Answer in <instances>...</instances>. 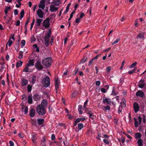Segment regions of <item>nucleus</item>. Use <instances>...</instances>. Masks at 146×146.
Wrapping results in <instances>:
<instances>
[{
  "instance_id": "c85d7f7f",
  "label": "nucleus",
  "mask_w": 146,
  "mask_h": 146,
  "mask_svg": "<svg viewBox=\"0 0 146 146\" xmlns=\"http://www.w3.org/2000/svg\"><path fill=\"white\" fill-rule=\"evenodd\" d=\"M36 77L35 75L33 76L32 77V80L31 81V83L32 85L34 84L36 81Z\"/></svg>"
},
{
  "instance_id": "ddd939ff",
  "label": "nucleus",
  "mask_w": 146,
  "mask_h": 146,
  "mask_svg": "<svg viewBox=\"0 0 146 146\" xmlns=\"http://www.w3.org/2000/svg\"><path fill=\"white\" fill-rule=\"evenodd\" d=\"M55 88L56 93H57V90L59 88V81L58 80V79L54 81Z\"/></svg>"
},
{
  "instance_id": "1a4fd4ad",
  "label": "nucleus",
  "mask_w": 146,
  "mask_h": 146,
  "mask_svg": "<svg viewBox=\"0 0 146 146\" xmlns=\"http://www.w3.org/2000/svg\"><path fill=\"white\" fill-rule=\"evenodd\" d=\"M37 14L39 18H42L44 14V12L40 9H39L37 11Z\"/></svg>"
},
{
  "instance_id": "6ab92c4d",
  "label": "nucleus",
  "mask_w": 146,
  "mask_h": 146,
  "mask_svg": "<svg viewBox=\"0 0 146 146\" xmlns=\"http://www.w3.org/2000/svg\"><path fill=\"white\" fill-rule=\"evenodd\" d=\"M29 66H33L34 65V60L33 59L30 60L26 65Z\"/></svg>"
},
{
  "instance_id": "0e129e2a",
  "label": "nucleus",
  "mask_w": 146,
  "mask_h": 146,
  "mask_svg": "<svg viewBox=\"0 0 146 146\" xmlns=\"http://www.w3.org/2000/svg\"><path fill=\"white\" fill-rule=\"evenodd\" d=\"M119 41L118 38H117L115 41H114L112 44V45H113L117 43Z\"/></svg>"
},
{
  "instance_id": "c9c22d12",
  "label": "nucleus",
  "mask_w": 146,
  "mask_h": 146,
  "mask_svg": "<svg viewBox=\"0 0 146 146\" xmlns=\"http://www.w3.org/2000/svg\"><path fill=\"white\" fill-rule=\"evenodd\" d=\"M70 4H71V3H69L67 6L66 7V9L65 11H64V14H66V13H67V12L68 11L69 9V6H70Z\"/></svg>"
},
{
  "instance_id": "5701e85b",
  "label": "nucleus",
  "mask_w": 146,
  "mask_h": 146,
  "mask_svg": "<svg viewBox=\"0 0 146 146\" xmlns=\"http://www.w3.org/2000/svg\"><path fill=\"white\" fill-rule=\"evenodd\" d=\"M28 103L30 104H31L32 103L33 99L32 95H29L28 98Z\"/></svg>"
},
{
  "instance_id": "680f3d73",
  "label": "nucleus",
  "mask_w": 146,
  "mask_h": 146,
  "mask_svg": "<svg viewBox=\"0 0 146 146\" xmlns=\"http://www.w3.org/2000/svg\"><path fill=\"white\" fill-rule=\"evenodd\" d=\"M32 122L33 125H36V120H34L33 119H32Z\"/></svg>"
},
{
  "instance_id": "72a5a7b5",
  "label": "nucleus",
  "mask_w": 146,
  "mask_h": 146,
  "mask_svg": "<svg viewBox=\"0 0 146 146\" xmlns=\"http://www.w3.org/2000/svg\"><path fill=\"white\" fill-rule=\"evenodd\" d=\"M137 143L139 146H143V141L141 139L138 140Z\"/></svg>"
},
{
  "instance_id": "4d7b16f0",
  "label": "nucleus",
  "mask_w": 146,
  "mask_h": 146,
  "mask_svg": "<svg viewBox=\"0 0 146 146\" xmlns=\"http://www.w3.org/2000/svg\"><path fill=\"white\" fill-rule=\"evenodd\" d=\"M101 92L104 93H105L106 92V89L104 88H102L101 89Z\"/></svg>"
},
{
  "instance_id": "393cba45",
  "label": "nucleus",
  "mask_w": 146,
  "mask_h": 146,
  "mask_svg": "<svg viewBox=\"0 0 146 146\" xmlns=\"http://www.w3.org/2000/svg\"><path fill=\"white\" fill-rule=\"evenodd\" d=\"M37 123L39 125H42L44 121V120L43 119H37Z\"/></svg>"
},
{
  "instance_id": "2eb2a0df",
  "label": "nucleus",
  "mask_w": 146,
  "mask_h": 146,
  "mask_svg": "<svg viewBox=\"0 0 146 146\" xmlns=\"http://www.w3.org/2000/svg\"><path fill=\"white\" fill-rule=\"evenodd\" d=\"M40 105H42L43 107L45 108L47 107L48 106V101L46 99H43Z\"/></svg>"
},
{
  "instance_id": "f3484780",
  "label": "nucleus",
  "mask_w": 146,
  "mask_h": 146,
  "mask_svg": "<svg viewBox=\"0 0 146 146\" xmlns=\"http://www.w3.org/2000/svg\"><path fill=\"white\" fill-rule=\"evenodd\" d=\"M85 110L86 112V113L89 114V115H91V114L93 113V110H92L90 108L87 109L86 108V109H84Z\"/></svg>"
},
{
  "instance_id": "774afa93",
  "label": "nucleus",
  "mask_w": 146,
  "mask_h": 146,
  "mask_svg": "<svg viewBox=\"0 0 146 146\" xmlns=\"http://www.w3.org/2000/svg\"><path fill=\"white\" fill-rule=\"evenodd\" d=\"M84 16H85V15H84V13H81V14H80V16L79 18L80 19H81L82 17H83Z\"/></svg>"
},
{
  "instance_id": "49530a36",
  "label": "nucleus",
  "mask_w": 146,
  "mask_h": 146,
  "mask_svg": "<svg viewBox=\"0 0 146 146\" xmlns=\"http://www.w3.org/2000/svg\"><path fill=\"white\" fill-rule=\"evenodd\" d=\"M35 22V19L34 18L33 19V21L32 23H31V27H30V30H31L32 28H33V25L34 24V23Z\"/></svg>"
},
{
  "instance_id": "f704fd0d",
  "label": "nucleus",
  "mask_w": 146,
  "mask_h": 146,
  "mask_svg": "<svg viewBox=\"0 0 146 146\" xmlns=\"http://www.w3.org/2000/svg\"><path fill=\"white\" fill-rule=\"evenodd\" d=\"M87 58L86 57H84L82 59V60L80 61V64H84L86 61V60L87 59Z\"/></svg>"
},
{
  "instance_id": "9b49d317",
  "label": "nucleus",
  "mask_w": 146,
  "mask_h": 146,
  "mask_svg": "<svg viewBox=\"0 0 146 146\" xmlns=\"http://www.w3.org/2000/svg\"><path fill=\"white\" fill-rule=\"evenodd\" d=\"M33 98L34 100L36 101L40 100L41 98V96L38 94H36L33 95Z\"/></svg>"
},
{
  "instance_id": "423d86ee",
  "label": "nucleus",
  "mask_w": 146,
  "mask_h": 146,
  "mask_svg": "<svg viewBox=\"0 0 146 146\" xmlns=\"http://www.w3.org/2000/svg\"><path fill=\"white\" fill-rule=\"evenodd\" d=\"M138 121L137 119L135 118L134 119H135L134 125L135 127H137L139 125H140L141 123L142 118L141 117L139 116L138 117Z\"/></svg>"
},
{
  "instance_id": "4468645a",
  "label": "nucleus",
  "mask_w": 146,
  "mask_h": 146,
  "mask_svg": "<svg viewBox=\"0 0 146 146\" xmlns=\"http://www.w3.org/2000/svg\"><path fill=\"white\" fill-rule=\"evenodd\" d=\"M35 111L34 109L33 108L31 109L29 111V115L30 117H33L35 114Z\"/></svg>"
},
{
  "instance_id": "f8f14e48",
  "label": "nucleus",
  "mask_w": 146,
  "mask_h": 146,
  "mask_svg": "<svg viewBox=\"0 0 146 146\" xmlns=\"http://www.w3.org/2000/svg\"><path fill=\"white\" fill-rule=\"evenodd\" d=\"M31 66H28L27 65H26L24 69L23 72H31L33 70V69L31 68L30 67Z\"/></svg>"
},
{
  "instance_id": "6e6d98bb",
  "label": "nucleus",
  "mask_w": 146,
  "mask_h": 146,
  "mask_svg": "<svg viewBox=\"0 0 146 146\" xmlns=\"http://www.w3.org/2000/svg\"><path fill=\"white\" fill-rule=\"evenodd\" d=\"M111 70V67L110 66L108 67L106 69V71L108 72H110Z\"/></svg>"
},
{
  "instance_id": "e433bc0d",
  "label": "nucleus",
  "mask_w": 146,
  "mask_h": 146,
  "mask_svg": "<svg viewBox=\"0 0 146 146\" xmlns=\"http://www.w3.org/2000/svg\"><path fill=\"white\" fill-rule=\"evenodd\" d=\"M60 3V1H52L51 2V3L52 5L54 4L55 6V5L57 6Z\"/></svg>"
},
{
  "instance_id": "7ed1b4c3",
  "label": "nucleus",
  "mask_w": 146,
  "mask_h": 146,
  "mask_svg": "<svg viewBox=\"0 0 146 146\" xmlns=\"http://www.w3.org/2000/svg\"><path fill=\"white\" fill-rule=\"evenodd\" d=\"M52 59L50 57L47 58L43 60L42 64L46 68L50 67L51 65Z\"/></svg>"
},
{
  "instance_id": "13d9d810",
  "label": "nucleus",
  "mask_w": 146,
  "mask_h": 146,
  "mask_svg": "<svg viewBox=\"0 0 146 146\" xmlns=\"http://www.w3.org/2000/svg\"><path fill=\"white\" fill-rule=\"evenodd\" d=\"M24 10H22L20 13V16L21 17H24Z\"/></svg>"
},
{
  "instance_id": "37998d69",
  "label": "nucleus",
  "mask_w": 146,
  "mask_h": 146,
  "mask_svg": "<svg viewBox=\"0 0 146 146\" xmlns=\"http://www.w3.org/2000/svg\"><path fill=\"white\" fill-rule=\"evenodd\" d=\"M41 144L42 146H46L45 139L44 137L43 140L41 141Z\"/></svg>"
},
{
  "instance_id": "5fc2aeb1",
  "label": "nucleus",
  "mask_w": 146,
  "mask_h": 146,
  "mask_svg": "<svg viewBox=\"0 0 146 146\" xmlns=\"http://www.w3.org/2000/svg\"><path fill=\"white\" fill-rule=\"evenodd\" d=\"M31 41L33 42L35 41L36 38L34 36H33L31 37Z\"/></svg>"
},
{
  "instance_id": "cd10ccee",
  "label": "nucleus",
  "mask_w": 146,
  "mask_h": 146,
  "mask_svg": "<svg viewBox=\"0 0 146 146\" xmlns=\"http://www.w3.org/2000/svg\"><path fill=\"white\" fill-rule=\"evenodd\" d=\"M36 135L35 134L32 135L31 138V139L33 143H35L36 142L37 137L36 136Z\"/></svg>"
},
{
  "instance_id": "4be33fe9",
  "label": "nucleus",
  "mask_w": 146,
  "mask_h": 146,
  "mask_svg": "<svg viewBox=\"0 0 146 146\" xmlns=\"http://www.w3.org/2000/svg\"><path fill=\"white\" fill-rule=\"evenodd\" d=\"M144 94L143 92L141 91H138L136 93V95L137 96H139L140 97H142L143 96Z\"/></svg>"
},
{
  "instance_id": "9d476101",
  "label": "nucleus",
  "mask_w": 146,
  "mask_h": 146,
  "mask_svg": "<svg viewBox=\"0 0 146 146\" xmlns=\"http://www.w3.org/2000/svg\"><path fill=\"white\" fill-rule=\"evenodd\" d=\"M103 102L104 103H106L107 104L109 105L111 103V101L110 98H106L105 97H103Z\"/></svg>"
},
{
  "instance_id": "473e14b6",
  "label": "nucleus",
  "mask_w": 146,
  "mask_h": 146,
  "mask_svg": "<svg viewBox=\"0 0 146 146\" xmlns=\"http://www.w3.org/2000/svg\"><path fill=\"white\" fill-rule=\"evenodd\" d=\"M82 106L81 105H79L78 106V111L79 112V114L80 115H81L82 113Z\"/></svg>"
},
{
  "instance_id": "e2e57ef3",
  "label": "nucleus",
  "mask_w": 146,
  "mask_h": 146,
  "mask_svg": "<svg viewBox=\"0 0 146 146\" xmlns=\"http://www.w3.org/2000/svg\"><path fill=\"white\" fill-rule=\"evenodd\" d=\"M135 26L136 27H137L138 26V21L137 19H136L135 21Z\"/></svg>"
},
{
  "instance_id": "6e6552de",
  "label": "nucleus",
  "mask_w": 146,
  "mask_h": 146,
  "mask_svg": "<svg viewBox=\"0 0 146 146\" xmlns=\"http://www.w3.org/2000/svg\"><path fill=\"white\" fill-rule=\"evenodd\" d=\"M125 99H122V102H121L120 103V105L119 106V112H121L123 107H125Z\"/></svg>"
},
{
  "instance_id": "69168bd1",
  "label": "nucleus",
  "mask_w": 146,
  "mask_h": 146,
  "mask_svg": "<svg viewBox=\"0 0 146 146\" xmlns=\"http://www.w3.org/2000/svg\"><path fill=\"white\" fill-rule=\"evenodd\" d=\"M48 111L50 113L52 111V109L51 105H49L48 107Z\"/></svg>"
},
{
  "instance_id": "a878e982",
  "label": "nucleus",
  "mask_w": 146,
  "mask_h": 146,
  "mask_svg": "<svg viewBox=\"0 0 146 146\" xmlns=\"http://www.w3.org/2000/svg\"><path fill=\"white\" fill-rule=\"evenodd\" d=\"M144 37V33H140L137 36V39H143Z\"/></svg>"
},
{
  "instance_id": "39448f33",
  "label": "nucleus",
  "mask_w": 146,
  "mask_h": 146,
  "mask_svg": "<svg viewBox=\"0 0 146 146\" xmlns=\"http://www.w3.org/2000/svg\"><path fill=\"white\" fill-rule=\"evenodd\" d=\"M35 68L38 70H42L43 68V66L41 65L40 62L39 60H38L35 64Z\"/></svg>"
},
{
  "instance_id": "20e7f679",
  "label": "nucleus",
  "mask_w": 146,
  "mask_h": 146,
  "mask_svg": "<svg viewBox=\"0 0 146 146\" xmlns=\"http://www.w3.org/2000/svg\"><path fill=\"white\" fill-rule=\"evenodd\" d=\"M50 80L49 77L46 76L42 80V83L44 87L46 88L50 85Z\"/></svg>"
},
{
  "instance_id": "a18cd8bd",
  "label": "nucleus",
  "mask_w": 146,
  "mask_h": 146,
  "mask_svg": "<svg viewBox=\"0 0 146 146\" xmlns=\"http://www.w3.org/2000/svg\"><path fill=\"white\" fill-rule=\"evenodd\" d=\"M21 47L23 48L25 45V41L24 40H22L21 42Z\"/></svg>"
},
{
  "instance_id": "f257e3e1",
  "label": "nucleus",
  "mask_w": 146,
  "mask_h": 146,
  "mask_svg": "<svg viewBox=\"0 0 146 146\" xmlns=\"http://www.w3.org/2000/svg\"><path fill=\"white\" fill-rule=\"evenodd\" d=\"M36 111L37 113L39 115H43L46 113L45 109L42 105L40 104L37 105L36 107Z\"/></svg>"
},
{
  "instance_id": "bf43d9fd",
  "label": "nucleus",
  "mask_w": 146,
  "mask_h": 146,
  "mask_svg": "<svg viewBox=\"0 0 146 146\" xmlns=\"http://www.w3.org/2000/svg\"><path fill=\"white\" fill-rule=\"evenodd\" d=\"M51 138L52 140H54L55 139L56 137L54 134H52L51 135Z\"/></svg>"
},
{
  "instance_id": "f03ea898",
  "label": "nucleus",
  "mask_w": 146,
  "mask_h": 146,
  "mask_svg": "<svg viewBox=\"0 0 146 146\" xmlns=\"http://www.w3.org/2000/svg\"><path fill=\"white\" fill-rule=\"evenodd\" d=\"M51 30L50 29L48 33L46 34V35L44 38V39L45 42L44 43L46 47H48L49 46V39L51 37Z\"/></svg>"
},
{
  "instance_id": "ea45409f",
  "label": "nucleus",
  "mask_w": 146,
  "mask_h": 146,
  "mask_svg": "<svg viewBox=\"0 0 146 146\" xmlns=\"http://www.w3.org/2000/svg\"><path fill=\"white\" fill-rule=\"evenodd\" d=\"M32 88V86L29 84L27 86V90L28 92H29L31 91Z\"/></svg>"
},
{
  "instance_id": "79ce46f5",
  "label": "nucleus",
  "mask_w": 146,
  "mask_h": 146,
  "mask_svg": "<svg viewBox=\"0 0 146 146\" xmlns=\"http://www.w3.org/2000/svg\"><path fill=\"white\" fill-rule=\"evenodd\" d=\"M33 47H34L35 48H36V51L38 52L39 51V49L38 47L37 46V45L36 44H35L33 45Z\"/></svg>"
},
{
  "instance_id": "338daca9",
  "label": "nucleus",
  "mask_w": 146,
  "mask_h": 146,
  "mask_svg": "<svg viewBox=\"0 0 146 146\" xmlns=\"http://www.w3.org/2000/svg\"><path fill=\"white\" fill-rule=\"evenodd\" d=\"M9 143L10 144V146H14V143L12 141H9Z\"/></svg>"
},
{
  "instance_id": "2f4dec72",
  "label": "nucleus",
  "mask_w": 146,
  "mask_h": 146,
  "mask_svg": "<svg viewBox=\"0 0 146 146\" xmlns=\"http://www.w3.org/2000/svg\"><path fill=\"white\" fill-rule=\"evenodd\" d=\"M42 21V19H37L36 22V26L37 27H39Z\"/></svg>"
},
{
  "instance_id": "3c124183",
  "label": "nucleus",
  "mask_w": 146,
  "mask_h": 146,
  "mask_svg": "<svg viewBox=\"0 0 146 146\" xmlns=\"http://www.w3.org/2000/svg\"><path fill=\"white\" fill-rule=\"evenodd\" d=\"M94 113L92 114L91 115H89V117L92 120H93L95 118V116L93 115Z\"/></svg>"
},
{
  "instance_id": "864d4df0",
  "label": "nucleus",
  "mask_w": 146,
  "mask_h": 146,
  "mask_svg": "<svg viewBox=\"0 0 146 146\" xmlns=\"http://www.w3.org/2000/svg\"><path fill=\"white\" fill-rule=\"evenodd\" d=\"M136 69L137 68H135L133 70L129 71L128 73L129 74H131L133 73L136 70Z\"/></svg>"
},
{
  "instance_id": "052dcab7",
  "label": "nucleus",
  "mask_w": 146,
  "mask_h": 146,
  "mask_svg": "<svg viewBox=\"0 0 146 146\" xmlns=\"http://www.w3.org/2000/svg\"><path fill=\"white\" fill-rule=\"evenodd\" d=\"M54 38V36H52L51 38L50 42L51 44L52 45V44L53 43Z\"/></svg>"
},
{
  "instance_id": "58836bf2",
  "label": "nucleus",
  "mask_w": 146,
  "mask_h": 146,
  "mask_svg": "<svg viewBox=\"0 0 146 146\" xmlns=\"http://www.w3.org/2000/svg\"><path fill=\"white\" fill-rule=\"evenodd\" d=\"M88 99H87L85 102L84 106H83V109H86V106L87 104L88 103Z\"/></svg>"
},
{
  "instance_id": "dca6fc26",
  "label": "nucleus",
  "mask_w": 146,
  "mask_h": 146,
  "mask_svg": "<svg viewBox=\"0 0 146 146\" xmlns=\"http://www.w3.org/2000/svg\"><path fill=\"white\" fill-rule=\"evenodd\" d=\"M50 10L52 12H54V11H56L58 10V7H55L54 5V4L51 5L50 6Z\"/></svg>"
},
{
  "instance_id": "aec40b11",
  "label": "nucleus",
  "mask_w": 146,
  "mask_h": 146,
  "mask_svg": "<svg viewBox=\"0 0 146 146\" xmlns=\"http://www.w3.org/2000/svg\"><path fill=\"white\" fill-rule=\"evenodd\" d=\"M28 83V81L25 78H23L22 80V86L23 87L27 85Z\"/></svg>"
},
{
  "instance_id": "0eeeda50",
  "label": "nucleus",
  "mask_w": 146,
  "mask_h": 146,
  "mask_svg": "<svg viewBox=\"0 0 146 146\" xmlns=\"http://www.w3.org/2000/svg\"><path fill=\"white\" fill-rule=\"evenodd\" d=\"M49 21V18H47L42 23V25L45 28H48L50 25Z\"/></svg>"
},
{
  "instance_id": "b1692460",
  "label": "nucleus",
  "mask_w": 146,
  "mask_h": 146,
  "mask_svg": "<svg viewBox=\"0 0 146 146\" xmlns=\"http://www.w3.org/2000/svg\"><path fill=\"white\" fill-rule=\"evenodd\" d=\"M144 85L143 80H141L139 82V87L141 88H142L143 87Z\"/></svg>"
},
{
  "instance_id": "c03bdc74",
  "label": "nucleus",
  "mask_w": 146,
  "mask_h": 146,
  "mask_svg": "<svg viewBox=\"0 0 146 146\" xmlns=\"http://www.w3.org/2000/svg\"><path fill=\"white\" fill-rule=\"evenodd\" d=\"M113 89L112 90V93L111 95H113V96H115L117 94V93L115 92L114 90L115 88L113 87Z\"/></svg>"
},
{
  "instance_id": "8fccbe9b",
  "label": "nucleus",
  "mask_w": 146,
  "mask_h": 146,
  "mask_svg": "<svg viewBox=\"0 0 146 146\" xmlns=\"http://www.w3.org/2000/svg\"><path fill=\"white\" fill-rule=\"evenodd\" d=\"M137 63L136 62H135L130 66L129 68H133L136 65Z\"/></svg>"
},
{
  "instance_id": "a19ab883",
  "label": "nucleus",
  "mask_w": 146,
  "mask_h": 146,
  "mask_svg": "<svg viewBox=\"0 0 146 146\" xmlns=\"http://www.w3.org/2000/svg\"><path fill=\"white\" fill-rule=\"evenodd\" d=\"M20 41L19 40L18 41H17L15 45L14 46V48H19V43Z\"/></svg>"
},
{
  "instance_id": "603ef678",
  "label": "nucleus",
  "mask_w": 146,
  "mask_h": 146,
  "mask_svg": "<svg viewBox=\"0 0 146 146\" xmlns=\"http://www.w3.org/2000/svg\"><path fill=\"white\" fill-rule=\"evenodd\" d=\"M102 107L104 108V110H105L106 111H107V110H110V107L109 106H103Z\"/></svg>"
},
{
  "instance_id": "a211bd4d",
  "label": "nucleus",
  "mask_w": 146,
  "mask_h": 146,
  "mask_svg": "<svg viewBox=\"0 0 146 146\" xmlns=\"http://www.w3.org/2000/svg\"><path fill=\"white\" fill-rule=\"evenodd\" d=\"M133 108L135 112H137L139 111V107L138 104L137 103H134L133 104Z\"/></svg>"
},
{
  "instance_id": "09e8293b",
  "label": "nucleus",
  "mask_w": 146,
  "mask_h": 146,
  "mask_svg": "<svg viewBox=\"0 0 146 146\" xmlns=\"http://www.w3.org/2000/svg\"><path fill=\"white\" fill-rule=\"evenodd\" d=\"M13 43V41L11 40L10 39L9 40H8L7 44H8L9 46V47H10Z\"/></svg>"
},
{
  "instance_id": "7c9ffc66",
  "label": "nucleus",
  "mask_w": 146,
  "mask_h": 146,
  "mask_svg": "<svg viewBox=\"0 0 146 146\" xmlns=\"http://www.w3.org/2000/svg\"><path fill=\"white\" fill-rule=\"evenodd\" d=\"M23 62L19 60L16 63V66L17 68L20 67L22 66Z\"/></svg>"
},
{
  "instance_id": "bb28decb",
  "label": "nucleus",
  "mask_w": 146,
  "mask_h": 146,
  "mask_svg": "<svg viewBox=\"0 0 146 146\" xmlns=\"http://www.w3.org/2000/svg\"><path fill=\"white\" fill-rule=\"evenodd\" d=\"M78 128L79 129V130L77 131L76 129V132H78L79 130H81L83 127L84 125L82 123H79L78 124Z\"/></svg>"
},
{
  "instance_id": "412c9836",
  "label": "nucleus",
  "mask_w": 146,
  "mask_h": 146,
  "mask_svg": "<svg viewBox=\"0 0 146 146\" xmlns=\"http://www.w3.org/2000/svg\"><path fill=\"white\" fill-rule=\"evenodd\" d=\"M44 3L45 2L44 1H43L42 2H41L39 5V7L41 8L42 9H44L45 6Z\"/></svg>"
},
{
  "instance_id": "c756f323",
  "label": "nucleus",
  "mask_w": 146,
  "mask_h": 146,
  "mask_svg": "<svg viewBox=\"0 0 146 146\" xmlns=\"http://www.w3.org/2000/svg\"><path fill=\"white\" fill-rule=\"evenodd\" d=\"M141 135L139 133H136L135 134V138L136 139H141Z\"/></svg>"
},
{
  "instance_id": "de8ad7c7",
  "label": "nucleus",
  "mask_w": 146,
  "mask_h": 146,
  "mask_svg": "<svg viewBox=\"0 0 146 146\" xmlns=\"http://www.w3.org/2000/svg\"><path fill=\"white\" fill-rule=\"evenodd\" d=\"M24 114H27L28 112V108L27 106H25V109L24 110Z\"/></svg>"
},
{
  "instance_id": "4c0bfd02",
  "label": "nucleus",
  "mask_w": 146,
  "mask_h": 146,
  "mask_svg": "<svg viewBox=\"0 0 146 146\" xmlns=\"http://www.w3.org/2000/svg\"><path fill=\"white\" fill-rule=\"evenodd\" d=\"M23 51H20V52L19 53V55L18 57V58L19 59H21L23 56Z\"/></svg>"
}]
</instances>
